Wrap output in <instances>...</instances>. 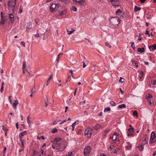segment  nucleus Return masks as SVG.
I'll return each instance as SVG.
<instances>
[{
	"label": "nucleus",
	"mask_w": 156,
	"mask_h": 156,
	"mask_svg": "<svg viewBox=\"0 0 156 156\" xmlns=\"http://www.w3.org/2000/svg\"><path fill=\"white\" fill-rule=\"evenodd\" d=\"M54 142L56 144V150L58 151H62L66 148L67 145L65 142L62 141V139L60 137L56 138Z\"/></svg>",
	"instance_id": "nucleus-1"
},
{
	"label": "nucleus",
	"mask_w": 156,
	"mask_h": 156,
	"mask_svg": "<svg viewBox=\"0 0 156 156\" xmlns=\"http://www.w3.org/2000/svg\"><path fill=\"white\" fill-rule=\"evenodd\" d=\"M109 24L114 27H116L119 24L120 20L118 17H112L110 19Z\"/></svg>",
	"instance_id": "nucleus-2"
},
{
	"label": "nucleus",
	"mask_w": 156,
	"mask_h": 156,
	"mask_svg": "<svg viewBox=\"0 0 156 156\" xmlns=\"http://www.w3.org/2000/svg\"><path fill=\"white\" fill-rule=\"evenodd\" d=\"M16 4L15 0H10L8 2V5L9 9L11 10L12 11H14L15 6Z\"/></svg>",
	"instance_id": "nucleus-3"
},
{
	"label": "nucleus",
	"mask_w": 156,
	"mask_h": 156,
	"mask_svg": "<svg viewBox=\"0 0 156 156\" xmlns=\"http://www.w3.org/2000/svg\"><path fill=\"white\" fill-rule=\"evenodd\" d=\"M91 151V147L90 146H87L84 147L83 153L85 156H88Z\"/></svg>",
	"instance_id": "nucleus-4"
},
{
	"label": "nucleus",
	"mask_w": 156,
	"mask_h": 156,
	"mask_svg": "<svg viewBox=\"0 0 156 156\" xmlns=\"http://www.w3.org/2000/svg\"><path fill=\"white\" fill-rule=\"evenodd\" d=\"M146 97L147 101L149 102V104L151 105L153 104L154 101L152 99V96L151 94H147L146 95Z\"/></svg>",
	"instance_id": "nucleus-5"
},
{
	"label": "nucleus",
	"mask_w": 156,
	"mask_h": 156,
	"mask_svg": "<svg viewBox=\"0 0 156 156\" xmlns=\"http://www.w3.org/2000/svg\"><path fill=\"white\" fill-rule=\"evenodd\" d=\"M150 141L151 143H153L156 141V136L154 132L151 134Z\"/></svg>",
	"instance_id": "nucleus-6"
},
{
	"label": "nucleus",
	"mask_w": 156,
	"mask_h": 156,
	"mask_svg": "<svg viewBox=\"0 0 156 156\" xmlns=\"http://www.w3.org/2000/svg\"><path fill=\"white\" fill-rule=\"evenodd\" d=\"M76 5H83L84 3L85 0H73Z\"/></svg>",
	"instance_id": "nucleus-7"
},
{
	"label": "nucleus",
	"mask_w": 156,
	"mask_h": 156,
	"mask_svg": "<svg viewBox=\"0 0 156 156\" xmlns=\"http://www.w3.org/2000/svg\"><path fill=\"white\" fill-rule=\"evenodd\" d=\"M102 126L100 124H98L96 125L95 126L92 127V129L97 130L100 129H102Z\"/></svg>",
	"instance_id": "nucleus-8"
},
{
	"label": "nucleus",
	"mask_w": 156,
	"mask_h": 156,
	"mask_svg": "<svg viewBox=\"0 0 156 156\" xmlns=\"http://www.w3.org/2000/svg\"><path fill=\"white\" fill-rule=\"evenodd\" d=\"M110 2H111L112 5L114 6H119L117 3L118 1L117 0H110Z\"/></svg>",
	"instance_id": "nucleus-9"
},
{
	"label": "nucleus",
	"mask_w": 156,
	"mask_h": 156,
	"mask_svg": "<svg viewBox=\"0 0 156 156\" xmlns=\"http://www.w3.org/2000/svg\"><path fill=\"white\" fill-rule=\"evenodd\" d=\"M134 129L133 128L129 129L127 132V135L128 136H132L133 134Z\"/></svg>",
	"instance_id": "nucleus-10"
},
{
	"label": "nucleus",
	"mask_w": 156,
	"mask_h": 156,
	"mask_svg": "<svg viewBox=\"0 0 156 156\" xmlns=\"http://www.w3.org/2000/svg\"><path fill=\"white\" fill-rule=\"evenodd\" d=\"M32 23L31 22H29L28 23V25L26 27V32H28L29 30L32 27Z\"/></svg>",
	"instance_id": "nucleus-11"
},
{
	"label": "nucleus",
	"mask_w": 156,
	"mask_h": 156,
	"mask_svg": "<svg viewBox=\"0 0 156 156\" xmlns=\"http://www.w3.org/2000/svg\"><path fill=\"white\" fill-rule=\"evenodd\" d=\"M117 136H118L117 133L115 132V133L112 134V136L110 137V139L113 141L117 139Z\"/></svg>",
	"instance_id": "nucleus-12"
},
{
	"label": "nucleus",
	"mask_w": 156,
	"mask_h": 156,
	"mask_svg": "<svg viewBox=\"0 0 156 156\" xmlns=\"http://www.w3.org/2000/svg\"><path fill=\"white\" fill-rule=\"evenodd\" d=\"M19 102L18 100H16L14 101V102L12 104V105L13 108L16 109L17 105L18 104Z\"/></svg>",
	"instance_id": "nucleus-13"
},
{
	"label": "nucleus",
	"mask_w": 156,
	"mask_h": 156,
	"mask_svg": "<svg viewBox=\"0 0 156 156\" xmlns=\"http://www.w3.org/2000/svg\"><path fill=\"white\" fill-rule=\"evenodd\" d=\"M27 132L26 131H24L20 133L19 134V137L20 139H22V136L27 134Z\"/></svg>",
	"instance_id": "nucleus-14"
},
{
	"label": "nucleus",
	"mask_w": 156,
	"mask_h": 156,
	"mask_svg": "<svg viewBox=\"0 0 156 156\" xmlns=\"http://www.w3.org/2000/svg\"><path fill=\"white\" fill-rule=\"evenodd\" d=\"M85 135H87V137H90L91 135V133L88 129L85 130Z\"/></svg>",
	"instance_id": "nucleus-15"
},
{
	"label": "nucleus",
	"mask_w": 156,
	"mask_h": 156,
	"mask_svg": "<svg viewBox=\"0 0 156 156\" xmlns=\"http://www.w3.org/2000/svg\"><path fill=\"white\" fill-rule=\"evenodd\" d=\"M56 5L55 4H53L51 5L50 7V10L51 12H52L56 8Z\"/></svg>",
	"instance_id": "nucleus-16"
},
{
	"label": "nucleus",
	"mask_w": 156,
	"mask_h": 156,
	"mask_svg": "<svg viewBox=\"0 0 156 156\" xmlns=\"http://www.w3.org/2000/svg\"><path fill=\"white\" fill-rule=\"evenodd\" d=\"M131 61L133 66H135L136 67L138 66V63L137 61L134 60H132Z\"/></svg>",
	"instance_id": "nucleus-17"
},
{
	"label": "nucleus",
	"mask_w": 156,
	"mask_h": 156,
	"mask_svg": "<svg viewBox=\"0 0 156 156\" xmlns=\"http://www.w3.org/2000/svg\"><path fill=\"white\" fill-rule=\"evenodd\" d=\"M137 51L140 52V53H142L144 52L145 50V49L144 48H137Z\"/></svg>",
	"instance_id": "nucleus-18"
},
{
	"label": "nucleus",
	"mask_w": 156,
	"mask_h": 156,
	"mask_svg": "<svg viewBox=\"0 0 156 156\" xmlns=\"http://www.w3.org/2000/svg\"><path fill=\"white\" fill-rule=\"evenodd\" d=\"M6 19L4 18H3V17L1 19V22L0 23V24L1 25H3L5 23V21L6 20Z\"/></svg>",
	"instance_id": "nucleus-19"
},
{
	"label": "nucleus",
	"mask_w": 156,
	"mask_h": 156,
	"mask_svg": "<svg viewBox=\"0 0 156 156\" xmlns=\"http://www.w3.org/2000/svg\"><path fill=\"white\" fill-rule=\"evenodd\" d=\"M151 48H152V50H154L156 49V44H154L152 46H150L149 47V49H150Z\"/></svg>",
	"instance_id": "nucleus-20"
},
{
	"label": "nucleus",
	"mask_w": 156,
	"mask_h": 156,
	"mask_svg": "<svg viewBox=\"0 0 156 156\" xmlns=\"http://www.w3.org/2000/svg\"><path fill=\"white\" fill-rule=\"evenodd\" d=\"M71 30H72L71 31H69L68 29H66V30L68 32V34L70 35L73 33V32L75 31V30L73 28H72Z\"/></svg>",
	"instance_id": "nucleus-21"
},
{
	"label": "nucleus",
	"mask_w": 156,
	"mask_h": 156,
	"mask_svg": "<svg viewBox=\"0 0 156 156\" xmlns=\"http://www.w3.org/2000/svg\"><path fill=\"white\" fill-rule=\"evenodd\" d=\"M144 144H142V145H140L138 147V148L141 151H143L144 149Z\"/></svg>",
	"instance_id": "nucleus-22"
},
{
	"label": "nucleus",
	"mask_w": 156,
	"mask_h": 156,
	"mask_svg": "<svg viewBox=\"0 0 156 156\" xmlns=\"http://www.w3.org/2000/svg\"><path fill=\"white\" fill-rule=\"evenodd\" d=\"M126 105L124 104H122L118 106V108H126Z\"/></svg>",
	"instance_id": "nucleus-23"
},
{
	"label": "nucleus",
	"mask_w": 156,
	"mask_h": 156,
	"mask_svg": "<svg viewBox=\"0 0 156 156\" xmlns=\"http://www.w3.org/2000/svg\"><path fill=\"white\" fill-rule=\"evenodd\" d=\"M20 140L21 141V148L22 149V150H23L24 148V145L23 144L24 140L21 139H20Z\"/></svg>",
	"instance_id": "nucleus-24"
},
{
	"label": "nucleus",
	"mask_w": 156,
	"mask_h": 156,
	"mask_svg": "<svg viewBox=\"0 0 156 156\" xmlns=\"http://www.w3.org/2000/svg\"><path fill=\"white\" fill-rule=\"evenodd\" d=\"M122 13V11L120 9H119L117 10L116 12V14L117 15H119Z\"/></svg>",
	"instance_id": "nucleus-25"
},
{
	"label": "nucleus",
	"mask_w": 156,
	"mask_h": 156,
	"mask_svg": "<svg viewBox=\"0 0 156 156\" xmlns=\"http://www.w3.org/2000/svg\"><path fill=\"white\" fill-rule=\"evenodd\" d=\"M29 117L30 116H29L27 118V123L28 124L29 126L30 127L31 125V123H30V121L29 119Z\"/></svg>",
	"instance_id": "nucleus-26"
},
{
	"label": "nucleus",
	"mask_w": 156,
	"mask_h": 156,
	"mask_svg": "<svg viewBox=\"0 0 156 156\" xmlns=\"http://www.w3.org/2000/svg\"><path fill=\"white\" fill-rule=\"evenodd\" d=\"M78 121H76L75 122H74L72 125V130L73 131L74 130V128H75L74 124H78Z\"/></svg>",
	"instance_id": "nucleus-27"
},
{
	"label": "nucleus",
	"mask_w": 156,
	"mask_h": 156,
	"mask_svg": "<svg viewBox=\"0 0 156 156\" xmlns=\"http://www.w3.org/2000/svg\"><path fill=\"white\" fill-rule=\"evenodd\" d=\"M35 87H34L31 89V93L33 94L34 93H35Z\"/></svg>",
	"instance_id": "nucleus-28"
},
{
	"label": "nucleus",
	"mask_w": 156,
	"mask_h": 156,
	"mask_svg": "<svg viewBox=\"0 0 156 156\" xmlns=\"http://www.w3.org/2000/svg\"><path fill=\"white\" fill-rule=\"evenodd\" d=\"M64 15L63 10H61L60 12H59V13H58V16H63Z\"/></svg>",
	"instance_id": "nucleus-29"
},
{
	"label": "nucleus",
	"mask_w": 156,
	"mask_h": 156,
	"mask_svg": "<svg viewBox=\"0 0 156 156\" xmlns=\"http://www.w3.org/2000/svg\"><path fill=\"white\" fill-rule=\"evenodd\" d=\"M141 9V8L138 7L137 6H135V8H134V10L135 11H139Z\"/></svg>",
	"instance_id": "nucleus-30"
},
{
	"label": "nucleus",
	"mask_w": 156,
	"mask_h": 156,
	"mask_svg": "<svg viewBox=\"0 0 156 156\" xmlns=\"http://www.w3.org/2000/svg\"><path fill=\"white\" fill-rule=\"evenodd\" d=\"M111 110V109L109 107H107L106 108H105L104 109V111L105 112H108V111H110Z\"/></svg>",
	"instance_id": "nucleus-31"
},
{
	"label": "nucleus",
	"mask_w": 156,
	"mask_h": 156,
	"mask_svg": "<svg viewBox=\"0 0 156 156\" xmlns=\"http://www.w3.org/2000/svg\"><path fill=\"white\" fill-rule=\"evenodd\" d=\"M147 142V141L146 138H144L143 140V142L142 144H145Z\"/></svg>",
	"instance_id": "nucleus-32"
},
{
	"label": "nucleus",
	"mask_w": 156,
	"mask_h": 156,
	"mask_svg": "<svg viewBox=\"0 0 156 156\" xmlns=\"http://www.w3.org/2000/svg\"><path fill=\"white\" fill-rule=\"evenodd\" d=\"M110 104L113 106H114L116 105L115 103L113 101H110Z\"/></svg>",
	"instance_id": "nucleus-33"
},
{
	"label": "nucleus",
	"mask_w": 156,
	"mask_h": 156,
	"mask_svg": "<svg viewBox=\"0 0 156 156\" xmlns=\"http://www.w3.org/2000/svg\"><path fill=\"white\" fill-rule=\"evenodd\" d=\"M133 115L136 117H138V113L137 111H134L133 112Z\"/></svg>",
	"instance_id": "nucleus-34"
},
{
	"label": "nucleus",
	"mask_w": 156,
	"mask_h": 156,
	"mask_svg": "<svg viewBox=\"0 0 156 156\" xmlns=\"http://www.w3.org/2000/svg\"><path fill=\"white\" fill-rule=\"evenodd\" d=\"M105 45L107 47H109V48H111V45H110L109 43L105 42Z\"/></svg>",
	"instance_id": "nucleus-35"
},
{
	"label": "nucleus",
	"mask_w": 156,
	"mask_h": 156,
	"mask_svg": "<svg viewBox=\"0 0 156 156\" xmlns=\"http://www.w3.org/2000/svg\"><path fill=\"white\" fill-rule=\"evenodd\" d=\"M57 131V129L56 128H54L52 129L51 132L52 133H56Z\"/></svg>",
	"instance_id": "nucleus-36"
},
{
	"label": "nucleus",
	"mask_w": 156,
	"mask_h": 156,
	"mask_svg": "<svg viewBox=\"0 0 156 156\" xmlns=\"http://www.w3.org/2000/svg\"><path fill=\"white\" fill-rule=\"evenodd\" d=\"M124 78L120 77L119 80V82H121L122 83L124 82Z\"/></svg>",
	"instance_id": "nucleus-37"
},
{
	"label": "nucleus",
	"mask_w": 156,
	"mask_h": 156,
	"mask_svg": "<svg viewBox=\"0 0 156 156\" xmlns=\"http://www.w3.org/2000/svg\"><path fill=\"white\" fill-rule=\"evenodd\" d=\"M22 11H23V8H22V7L20 6V9H19V11L18 13H20L21 12H22Z\"/></svg>",
	"instance_id": "nucleus-38"
},
{
	"label": "nucleus",
	"mask_w": 156,
	"mask_h": 156,
	"mask_svg": "<svg viewBox=\"0 0 156 156\" xmlns=\"http://www.w3.org/2000/svg\"><path fill=\"white\" fill-rule=\"evenodd\" d=\"M145 34L146 35H148V36L149 37H150V33H149V31H147V30H146V31Z\"/></svg>",
	"instance_id": "nucleus-39"
},
{
	"label": "nucleus",
	"mask_w": 156,
	"mask_h": 156,
	"mask_svg": "<svg viewBox=\"0 0 156 156\" xmlns=\"http://www.w3.org/2000/svg\"><path fill=\"white\" fill-rule=\"evenodd\" d=\"M26 64L25 62H24L23 64V66H22V69H25L26 68Z\"/></svg>",
	"instance_id": "nucleus-40"
},
{
	"label": "nucleus",
	"mask_w": 156,
	"mask_h": 156,
	"mask_svg": "<svg viewBox=\"0 0 156 156\" xmlns=\"http://www.w3.org/2000/svg\"><path fill=\"white\" fill-rule=\"evenodd\" d=\"M73 152L71 151V152H69L68 153V155H66V156H73Z\"/></svg>",
	"instance_id": "nucleus-41"
},
{
	"label": "nucleus",
	"mask_w": 156,
	"mask_h": 156,
	"mask_svg": "<svg viewBox=\"0 0 156 156\" xmlns=\"http://www.w3.org/2000/svg\"><path fill=\"white\" fill-rule=\"evenodd\" d=\"M72 10L73 11H77V9L76 7L73 6L72 7Z\"/></svg>",
	"instance_id": "nucleus-42"
},
{
	"label": "nucleus",
	"mask_w": 156,
	"mask_h": 156,
	"mask_svg": "<svg viewBox=\"0 0 156 156\" xmlns=\"http://www.w3.org/2000/svg\"><path fill=\"white\" fill-rule=\"evenodd\" d=\"M110 129H109L108 130L106 129V130H104V133L106 134L108 132H109L110 131Z\"/></svg>",
	"instance_id": "nucleus-43"
},
{
	"label": "nucleus",
	"mask_w": 156,
	"mask_h": 156,
	"mask_svg": "<svg viewBox=\"0 0 156 156\" xmlns=\"http://www.w3.org/2000/svg\"><path fill=\"white\" fill-rule=\"evenodd\" d=\"M114 149L112 148L111 147H110L108 148V149L111 151V153H112V151L114 150Z\"/></svg>",
	"instance_id": "nucleus-44"
},
{
	"label": "nucleus",
	"mask_w": 156,
	"mask_h": 156,
	"mask_svg": "<svg viewBox=\"0 0 156 156\" xmlns=\"http://www.w3.org/2000/svg\"><path fill=\"white\" fill-rule=\"evenodd\" d=\"M85 102H86V101L85 100L83 101H81V102H80V105H84L85 104Z\"/></svg>",
	"instance_id": "nucleus-45"
},
{
	"label": "nucleus",
	"mask_w": 156,
	"mask_h": 156,
	"mask_svg": "<svg viewBox=\"0 0 156 156\" xmlns=\"http://www.w3.org/2000/svg\"><path fill=\"white\" fill-rule=\"evenodd\" d=\"M9 17L10 19L14 18V16L11 14H9Z\"/></svg>",
	"instance_id": "nucleus-46"
},
{
	"label": "nucleus",
	"mask_w": 156,
	"mask_h": 156,
	"mask_svg": "<svg viewBox=\"0 0 156 156\" xmlns=\"http://www.w3.org/2000/svg\"><path fill=\"white\" fill-rule=\"evenodd\" d=\"M34 37L36 38L40 37L39 34L37 33V34L34 35Z\"/></svg>",
	"instance_id": "nucleus-47"
},
{
	"label": "nucleus",
	"mask_w": 156,
	"mask_h": 156,
	"mask_svg": "<svg viewBox=\"0 0 156 156\" xmlns=\"http://www.w3.org/2000/svg\"><path fill=\"white\" fill-rule=\"evenodd\" d=\"M131 46L132 48H133V49H134V48H135V46H133V45L134 44V42H131Z\"/></svg>",
	"instance_id": "nucleus-48"
},
{
	"label": "nucleus",
	"mask_w": 156,
	"mask_h": 156,
	"mask_svg": "<svg viewBox=\"0 0 156 156\" xmlns=\"http://www.w3.org/2000/svg\"><path fill=\"white\" fill-rule=\"evenodd\" d=\"M21 44L24 47H25V43L23 41L21 42Z\"/></svg>",
	"instance_id": "nucleus-49"
},
{
	"label": "nucleus",
	"mask_w": 156,
	"mask_h": 156,
	"mask_svg": "<svg viewBox=\"0 0 156 156\" xmlns=\"http://www.w3.org/2000/svg\"><path fill=\"white\" fill-rule=\"evenodd\" d=\"M16 126L17 129H19V123L18 122H17L16 123Z\"/></svg>",
	"instance_id": "nucleus-50"
},
{
	"label": "nucleus",
	"mask_w": 156,
	"mask_h": 156,
	"mask_svg": "<svg viewBox=\"0 0 156 156\" xmlns=\"http://www.w3.org/2000/svg\"><path fill=\"white\" fill-rule=\"evenodd\" d=\"M2 129L3 130H4V131H6L8 130L7 129H5V127L4 126H2Z\"/></svg>",
	"instance_id": "nucleus-51"
},
{
	"label": "nucleus",
	"mask_w": 156,
	"mask_h": 156,
	"mask_svg": "<svg viewBox=\"0 0 156 156\" xmlns=\"http://www.w3.org/2000/svg\"><path fill=\"white\" fill-rule=\"evenodd\" d=\"M47 101H48L47 100V101H46V100H45V107H46L48 106V104L47 103Z\"/></svg>",
	"instance_id": "nucleus-52"
},
{
	"label": "nucleus",
	"mask_w": 156,
	"mask_h": 156,
	"mask_svg": "<svg viewBox=\"0 0 156 156\" xmlns=\"http://www.w3.org/2000/svg\"><path fill=\"white\" fill-rule=\"evenodd\" d=\"M112 153H117V151L116 150L114 149V150L112 151Z\"/></svg>",
	"instance_id": "nucleus-53"
},
{
	"label": "nucleus",
	"mask_w": 156,
	"mask_h": 156,
	"mask_svg": "<svg viewBox=\"0 0 156 156\" xmlns=\"http://www.w3.org/2000/svg\"><path fill=\"white\" fill-rule=\"evenodd\" d=\"M3 90V87L1 86V93H2Z\"/></svg>",
	"instance_id": "nucleus-54"
},
{
	"label": "nucleus",
	"mask_w": 156,
	"mask_h": 156,
	"mask_svg": "<svg viewBox=\"0 0 156 156\" xmlns=\"http://www.w3.org/2000/svg\"><path fill=\"white\" fill-rule=\"evenodd\" d=\"M55 145H52V147L53 149H55V148H56V144H55Z\"/></svg>",
	"instance_id": "nucleus-55"
},
{
	"label": "nucleus",
	"mask_w": 156,
	"mask_h": 156,
	"mask_svg": "<svg viewBox=\"0 0 156 156\" xmlns=\"http://www.w3.org/2000/svg\"><path fill=\"white\" fill-rule=\"evenodd\" d=\"M140 73L142 75L141 76H143V74H144V73H143V72L142 71V70H141L140 71Z\"/></svg>",
	"instance_id": "nucleus-56"
},
{
	"label": "nucleus",
	"mask_w": 156,
	"mask_h": 156,
	"mask_svg": "<svg viewBox=\"0 0 156 156\" xmlns=\"http://www.w3.org/2000/svg\"><path fill=\"white\" fill-rule=\"evenodd\" d=\"M83 68H85L86 66V65L85 64V62H83Z\"/></svg>",
	"instance_id": "nucleus-57"
},
{
	"label": "nucleus",
	"mask_w": 156,
	"mask_h": 156,
	"mask_svg": "<svg viewBox=\"0 0 156 156\" xmlns=\"http://www.w3.org/2000/svg\"><path fill=\"white\" fill-rule=\"evenodd\" d=\"M10 21L11 23H13L14 21V18L10 19Z\"/></svg>",
	"instance_id": "nucleus-58"
},
{
	"label": "nucleus",
	"mask_w": 156,
	"mask_h": 156,
	"mask_svg": "<svg viewBox=\"0 0 156 156\" xmlns=\"http://www.w3.org/2000/svg\"><path fill=\"white\" fill-rule=\"evenodd\" d=\"M140 0L141 3H144L145 2V1H146V0Z\"/></svg>",
	"instance_id": "nucleus-59"
},
{
	"label": "nucleus",
	"mask_w": 156,
	"mask_h": 156,
	"mask_svg": "<svg viewBox=\"0 0 156 156\" xmlns=\"http://www.w3.org/2000/svg\"><path fill=\"white\" fill-rule=\"evenodd\" d=\"M69 72L70 73H71V76H72V75L73 74V71H72V70H70L69 71Z\"/></svg>",
	"instance_id": "nucleus-60"
},
{
	"label": "nucleus",
	"mask_w": 156,
	"mask_h": 156,
	"mask_svg": "<svg viewBox=\"0 0 156 156\" xmlns=\"http://www.w3.org/2000/svg\"><path fill=\"white\" fill-rule=\"evenodd\" d=\"M142 37H140V36H139V38H138V41H140V40H142Z\"/></svg>",
	"instance_id": "nucleus-61"
},
{
	"label": "nucleus",
	"mask_w": 156,
	"mask_h": 156,
	"mask_svg": "<svg viewBox=\"0 0 156 156\" xmlns=\"http://www.w3.org/2000/svg\"><path fill=\"white\" fill-rule=\"evenodd\" d=\"M102 115V113L101 112L98 114V116H101Z\"/></svg>",
	"instance_id": "nucleus-62"
},
{
	"label": "nucleus",
	"mask_w": 156,
	"mask_h": 156,
	"mask_svg": "<svg viewBox=\"0 0 156 156\" xmlns=\"http://www.w3.org/2000/svg\"><path fill=\"white\" fill-rule=\"evenodd\" d=\"M52 79V75H51L48 80H50Z\"/></svg>",
	"instance_id": "nucleus-63"
},
{
	"label": "nucleus",
	"mask_w": 156,
	"mask_h": 156,
	"mask_svg": "<svg viewBox=\"0 0 156 156\" xmlns=\"http://www.w3.org/2000/svg\"><path fill=\"white\" fill-rule=\"evenodd\" d=\"M62 53H60L58 55V56H57L58 58H59L60 56V55H62Z\"/></svg>",
	"instance_id": "nucleus-64"
}]
</instances>
